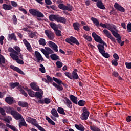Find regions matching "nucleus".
I'll return each instance as SVG.
<instances>
[{
  "label": "nucleus",
  "instance_id": "nucleus-1",
  "mask_svg": "<svg viewBox=\"0 0 131 131\" xmlns=\"http://www.w3.org/2000/svg\"><path fill=\"white\" fill-rule=\"evenodd\" d=\"M45 49L41 48L40 51L42 52V54H43L47 59H50V54H51L50 55V58L52 61H57V60H59V56L56 54H54V51L50 48V47H45Z\"/></svg>",
  "mask_w": 131,
  "mask_h": 131
},
{
  "label": "nucleus",
  "instance_id": "nucleus-2",
  "mask_svg": "<svg viewBox=\"0 0 131 131\" xmlns=\"http://www.w3.org/2000/svg\"><path fill=\"white\" fill-rule=\"evenodd\" d=\"M97 48L98 49L99 52L100 54H102V56L105 58L106 59H108V58H110V54L108 53V52H106L105 51V47L104 45H102V44H98L97 45Z\"/></svg>",
  "mask_w": 131,
  "mask_h": 131
},
{
  "label": "nucleus",
  "instance_id": "nucleus-3",
  "mask_svg": "<svg viewBox=\"0 0 131 131\" xmlns=\"http://www.w3.org/2000/svg\"><path fill=\"white\" fill-rule=\"evenodd\" d=\"M29 12L33 17H37L38 18H43L45 17V15L37 9H30Z\"/></svg>",
  "mask_w": 131,
  "mask_h": 131
},
{
  "label": "nucleus",
  "instance_id": "nucleus-4",
  "mask_svg": "<svg viewBox=\"0 0 131 131\" xmlns=\"http://www.w3.org/2000/svg\"><path fill=\"white\" fill-rule=\"evenodd\" d=\"M66 42L70 45H71V46H73V43L77 45V46L80 45V43L78 40H77V39L73 36H71L70 38H67L66 39Z\"/></svg>",
  "mask_w": 131,
  "mask_h": 131
},
{
  "label": "nucleus",
  "instance_id": "nucleus-5",
  "mask_svg": "<svg viewBox=\"0 0 131 131\" xmlns=\"http://www.w3.org/2000/svg\"><path fill=\"white\" fill-rule=\"evenodd\" d=\"M90 116V112L88 111V110L84 107L83 108V113L81 116V119L82 120H88L89 116Z\"/></svg>",
  "mask_w": 131,
  "mask_h": 131
},
{
  "label": "nucleus",
  "instance_id": "nucleus-6",
  "mask_svg": "<svg viewBox=\"0 0 131 131\" xmlns=\"http://www.w3.org/2000/svg\"><path fill=\"white\" fill-rule=\"evenodd\" d=\"M8 51L9 53H11L10 54H13V55H15V56H18L19 57L20 59L21 60H23V55H22L20 52H17L13 48L9 47L8 48Z\"/></svg>",
  "mask_w": 131,
  "mask_h": 131
},
{
  "label": "nucleus",
  "instance_id": "nucleus-7",
  "mask_svg": "<svg viewBox=\"0 0 131 131\" xmlns=\"http://www.w3.org/2000/svg\"><path fill=\"white\" fill-rule=\"evenodd\" d=\"M10 56L13 60H14V61H16V62L18 64H20V65H23V64H24V61H23V59H19L18 56L15 55L14 54H10Z\"/></svg>",
  "mask_w": 131,
  "mask_h": 131
},
{
  "label": "nucleus",
  "instance_id": "nucleus-8",
  "mask_svg": "<svg viewBox=\"0 0 131 131\" xmlns=\"http://www.w3.org/2000/svg\"><path fill=\"white\" fill-rule=\"evenodd\" d=\"M45 33L50 40H53L55 38V34L54 33H53V32L49 30H46L45 31Z\"/></svg>",
  "mask_w": 131,
  "mask_h": 131
},
{
  "label": "nucleus",
  "instance_id": "nucleus-9",
  "mask_svg": "<svg viewBox=\"0 0 131 131\" xmlns=\"http://www.w3.org/2000/svg\"><path fill=\"white\" fill-rule=\"evenodd\" d=\"M103 33L105 34V35L108 37V38H110L112 41H113V42H116V40H115V38L113 37L112 35H111V33H110V32L108 31V30L104 29L103 31Z\"/></svg>",
  "mask_w": 131,
  "mask_h": 131
},
{
  "label": "nucleus",
  "instance_id": "nucleus-10",
  "mask_svg": "<svg viewBox=\"0 0 131 131\" xmlns=\"http://www.w3.org/2000/svg\"><path fill=\"white\" fill-rule=\"evenodd\" d=\"M12 115L13 116L14 118L16 119V120H19L23 118L22 117V115H21L16 111H13L12 112Z\"/></svg>",
  "mask_w": 131,
  "mask_h": 131
},
{
  "label": "nucleus",
  "instance_id": "nucleus-11",
  "mask_svg": "<svg viewBox=\"0 0 131 131\" xmlns=\"http://www.w3.org/2000/svg\"><path fill=\"white\" fill-rule=\"evenodd\" d=\"M35 55L36 56V58L37 59L38 63H40V61L41 62H43V61H45V59H43L42 56H41V54H40V53H39V52L36 51L35 52Z\"/></svg>",
  "mask_w": 131,
  "mask_h": 131
},
{
  "label": "nucleus",
  "instance_id": "nucleus-12",
  "mask_svg": "<svg viewBox=\"0 0 131 131\" xmlns=\"http://www.w3.org/2000/svg\"><path fill=\"white\" fill-rule=\"evenodd\" d=\"M92 37L94 38V40L96 41V42H99V43H101L103 41V39L100 37V36L98 35L95 32H93L92 34Z\"/></svg>",
  "mask_w": 131,
  "mask_h": 131
},
{
  "label": "nucleus",
  "instance_id": "nucleus-13",
  "mask_svg": "<svg viewBox=\"0 0 131 131\" xmlns=\"http://www.w3.org/2000/svg\"><path fill=\"white\" fill-rule=\"evenodd\" d=\"M49 43V47L50 48H51L54 52H58V45H57L56 43H54V42L52 41H49L48 42Z\"/></svg>",
  "mask_w": 131,
  "mask_h": 131
},
{
  "label": "nucleus",
  "instance_id": "nucleus-14",
  "mask_svg": "<svg viewBox=\"0 0 131 131\" xmlns=\"http://www.w3.org/2000/svg\"><path fill=\"white\" fill-rule=\"evenodd\" d=\"M38 103H40L41 105H43V104H46V105H49L50 103H51V99L49 98H45L44 100L39 99L38 100Z\"/></svg>",
  "mask_w": 131,
  "mask_h": 131
},
{
  "label": "nucleus",
  "instance_id": "nucleus-15",
  "mask_svg": "<svg viewBox=\"0 0 131 131\" xmlns=\"http://www.w3.org/2000/svg\"><path fill=\"white\" fill-rule=\"evenodd\" d=\"M39 92H36L35 94V97L36 99H39V100H41L42 99V95H43V91L42 90L40 89Z\"/></svg>",
  "mask_w": 131,
  "mask_h": 131
},
{
  "label": "nucleus",
  "instance_id": "nucleus-16",
  "mask_svg": "<svg viewBox=\"0 0 131 131\" xmlns=\"http://www.w3.org/2000/svg\"><path fill=\"white\" fill-rule=\"evenodd\" d=\"M114 8H115L116 10H118V11L121 12L122 13H124V12H125V9H124V8H123L117 2L115 3Z\"/></svg>",
  "mask_w": 131,
  "mask_h": 131
},
{
  "label": "nucleus",
  "instance_id": "nucleus-17",
  "mask_svg": "<svg viewBox=\"0 0 131 131\" xmlns=\"http://www.w3.org/2000/svg\"><path fill=\"white\" fill-rule=\"evenodd\" d=\"M23 41L25 46L26 47L27 50H28L29 52H32V48L31 47V45H30V43L26 39H24Z\"/></svg>",
  "mask_w": 131,
  "mask_h": 131
},
{
  "label": "nucleus",
  "instance_id": "nucleus-18",
  "mask_svg": "<svg viewBox=\"0 0 131 131\" xmlns=\"http://www.w3.org/2000/svg\"><path fill=\"white\" fill-rule=\"evenodd\" d=\"M6 63V58L3 55L1 54V49H0V67L1 68H5L4 64Z\"/></svg>",
  "mask_w": 131,
  "mask_h": 131
},
{
  "label": "nucleus",
  "instance_id": "nucleus-19",
  "mask_svg": "<svg viewBox=\"0 0 131 131\" xmlns=\"http://www.w3.org/2000/svg\"><path fill=\"white\" fill-rule=\"evenodd\" d=\"M10 68H11V69H12L13 70H14V71H16V72H18L20 74H22V75H25V73H24L21 69L17 67H15L14 66H10Z\"/></svg>",
  "mask_w": 131,
  "mask_h": 131
},
{
  "label": "nucleus",
  "instance_id": "nucleus-20",
  "mask_svg": "<svg viewBox=\"0 0 131 131\" xmlns=\"http://www.w3.org/2000/svg\"><path fill=\"white\" fill-rule=\"evenodd\" d=\"M96 6L99 9H101V10H105L106 7H105V5L103 4V2L102 0H98L96 2Z\"/></svg>",
  "mask_w": 131,
  "mask_h": 131
},
{
  "label": "nucleus",
  "instance_id": "nucleus-21",
  "mask_svg": "<svg viewBox=\"0 0 131 131\" xmlns=\"http://www.w3.org/2000/svg\"><path fill=\"white\" fill-rule=\"evenodd\" d=\"M5 101L6 103L8 104V105H12V104H14V97H6L5 98Z\"/></svg>",
  "mask_w": 131,
  "mask_h": 131
},
{
  "label": "nucleus",
  "instance_id": "nucleus-22",
  "mask_svg": "<svg viewBox=\"0 0 131 131\" xmlns=\"http://www.w3.org/2000/svg\"><path fill=\"white\" fill-rule=\"evenodd\" d=\"M8 40L11 41V40H14V41H17V37L15 33L9 34L8 35Z\"/></svg>",
  "mask_w": 131,
  "mask_h": 131
},
{
  "label": "nucleus",
  "instance_id": "nucleus-23",
  "mask_svg": "<svg viewBox=\"0 0 131 131\" xmlns=\"http://www.w3.org/2000/svg\"><path fill=\"white\" fill-rule=\"evenodd\" d=\"M9 86L11 89H15V88H17V86H18L17 88L18 90L21 89V85L19 82H11L9 84Z\"/></svg>",
  "mask_w": 131,
  "mask_h": 131
},
{
  "label": "nucleus",
  "instance_id": "nucleus-24",
  "mask_svg": "<svg viewBox=\"0 0 131 131\" xmlns=\"http://www.w3.org/2000/svg\"><path fill=\"white\" fill-rule=\"evenodd\" d=\"M2 8L5 11H10L13 9V6L11 5H8L6 4H4L2 5Z\"/></svg>",
  "mask_w": 131,
  "mask_h": 131
},
{
  "label": "nucleus",
  "instance_id": "nucleus-25",
  "mask_svg": "<svg viewBox=\"0 0 131 131\" xmlns=\"http://www.w3.org/2000/svg\"><path fill=\"white\" fill-rule=\"evenodd\" d=\"M79 76L77 74V69H74L72 72V79H79Z\"/></svg>",
  "mask_w": 131,
  "mask_h": 131
},
{
  "label": "nucleus",
  "instance_id": "nucleus-26",
  "mask_svg": "<svg viewBox=\"0 0 131 131\" xmlns=\"http://www.w3.org/2000/svg\"><path fill=\"white\" fill-rule=\"evenodd\" d=\"M107 29L110 30L111 32H112V31H114V30H116V29H117V27H116V26L113 24L110 25L109 24H107Z\"/></svg>",
  "mask_w": 131,
  "mask_h": 131
},
{
  "label": "nucleus",
  "instance_id": "nucleus-27",
  "mask_svg": "<svg viewBox=\"0 0 131 131\" xmlns=\"http://www.w3.org/2000/svg\"><path fill=\"white\" fill-rule=\"evenodd\" d=\"M18 126L20 128H21L22 126H25L26 127H27V124L26 123V122H25L24 118H21L20 122L18 124Z\"/></svg>",
  "mask_w": 131,
  "mask_h": 131
},
{
  "label": "nucleus",
  "instance_id": "nucleus-28",
  "mask_svg": "<svg viewBox=\"0 0 131 131\" xmlns=\"http://www.w3.org/2000/svg\"><path fill=\"white\" fill-rule=\"evenodd\" d=\"M56 22H60V23H63L64 24H66V18L62 16H57V19Z\"/></svg>",
  "mask_w": 131,
  "mask_h": 131
},
{
  "label": "nucleus",
  "instance_id": "nucleus-29",
  "mask_svg": "<svg viewBox=\"0 0 131 131\" xmlns=\"http://www.w3.org/2000/svg\"><path fill=\"white\" fill-rule=\"evenodd\" d=\"M26 91L28 92L29 96L31 98H34L35 96V92L32 91L31 89H27Z\"/></svg>",
  "mask_w": 131,
  "mask_h": 131
},
{
  "label": "nucleus",
  "instance_id": "nucleus-30",
  "mask_svg": "<svg viewBox=\"0 0 131 131\" xmlns=\"http://www.w3.org/2000/svg\"><path fill=\"white\" fill-rule=\"evenodd\" d=\"M30 86H31V89L34 91H39V86H38L35 83H32L30 84Z\"/></svg>",
  "mask_w": 131,
  "mask_h": 131
},
{
  "label": "nucleus",
  "instance_id": "nucleus-31",
  "mask_svg": "<svg viewBox=\"0 0 131 131\" xmlns=\"http://www.w3.org/2000/svg\"><path fill=\"white\" fill-rule=\"evenodd\" d=\"M91 20L92 22H93L95 25L97 26V27H99V26H100V22H99V20H98V19L94 17H92L91 18Z\"/></svg>",
  "mask_w": 131,
  "mask_h": 131
},
{
  "label": "nucleus",
  "instance_id": "nucleus-32",
  "mask_svg": "<svg viewBox=\"0 0 131 131\" xmlns=\"http://www.w3.org/2000/svg\"><path fill=\"white\" fill-rule=\"evenodd\" d=\"M50 21H56L57 22L58 15L55 14H51L49 16Z\"/></svg>",
  "mask_w": 131,
  "mask_h": 131
},
{
  "label": "nucleus",
  "instance_id": "nucleus-33",
  "mask_svg": "<svg viewBox=\"0 0 131 131\" xmlns=\"http://www.w3.org/2000/svg\"><path fill=\"white\" fill-rule=\"evenodd\" d=\"M70 99L74 104L77 105V97H75L74 95H71L70 96Z\"/></svg>",
  "mask_w": 131,
  "mask_h": 131
},
{
  "label": "nucleus",
  "instance_id": "nucleus-34",
  "mask_svg": "<svg viewBox=\"0 0 131 131\" xmlns=\"http://www.w3.org/2000/svg\"><path fill=\"white\" fill-rule=\"evenodd\" d=\"M73 27L75 30H77V31H79V27H80V24L78 22L74 23L73 24Z\"/></svg>",
  "mask_w": 131,
  "mask_h": 131
},
{
  "label": "nucleus",
  "instance_id": "nucleus-35",
  "mask_svg": "<svg viewBox=\"0 0 131 131\" xmlns=\"http://www.w3.org/2000/svg\"><path fill=\"white\" fill-rule=\"evenodd\" d=\"M28 35L30 38H34L36 36V32L29 30L28 31Z\"/></svg>",
  "mask_w": 131,
  "mask_h": 131
},
{
  "label": "nucleus",
  "instance_id": "nucleus-36",
  "mask_svg": "<svg viewBox=\"0 0 131 131\" xmlns=\"http://www.w3.org/2000/svg\"><path fill=\"white\" fill-rule=\"evenodd\" d=\"M52 84L53 86H55V88H56L57 91H59V92H61V91H63L64 90V89L62 86L57 85V83L55 82H53Z\"/></svg>",
  "mask_w": 131,
  "mask_h": 131
},
{
  "label": "nucleus",
  "instance_id": "nucleus-37",
  "mask_svg": "<svg viewBox=\"0 0 131 131\" xmlns=\"http://www.w3.org/2000/svg\"><path fill=\"white\" fill-rule=\"evenodd\" d=\"M18 105L20 106V107H24L25 108L28 107V103H27L26 102L19 101Z\"/></svg>",
  "mask_w": 131,
  "mask_h": 131
},
{
  "label": "nucleus",
  "instance_id": "nucleus-38",
  "mask_svg": "<svg viewBox=\"0 0 131 131\" xmlns=\"http://www.w3.org/2000/svg\"><path fill=\"white\" fill-rule=\"evenodd\" d=\"M51 114H52V115L55 117H59V114H58V112H57V110H56V108H53L51 110Z\"/></svg>",
  "mask_w": 131,
  "mask_h": 131
},
{
  "label": "nucleus",
  "instance_id": "nucleus-39",
  "mask_svg": "<svg viewBox=\"0 0 131 131\" xmlns=\"http://www.w3.org/2000/svg\"><path fill=\"white\" fill-rule=\"evenodd\" d=\"M57 111L58 113H60V114H62V115H66V113H65V110L64 108L59 107L57 108Z\"/></svg>",
  "mask_w": 131,
  "mask_h": 131
},
{
  "label": "nucleus",
  "instance_id": "nucleus-40",
  "mask_svg": "<svg viewBox=\"0 0 131 131\" xmlns=\"http://www.w3.org/2000/svg\"><path fill=\"white\" fill-rule=\"evenodd\" d=\"M65 100L67 104V107H68L69 108H72V105H72V102H71L70 100H69V99H68L67 97L65 98Z\"/></svg>",
  "mask_w": 131,
  "mask_h": 131
},
{
  "label": "nucleus",
  "instance_id": "nucleus-41",
  "mask_svg": "<svg viewBox=\"0 0 131 131\" xmlns=\"http://www.w3.org/2000/svg\"><path fill=\"white\" fill-rule=\"evenodd\" d=\"M58 7L60 10H63V11H66V5H64L63 3H60L58 5Z\"/></svg>",
  "mask_w": 131,
  "mask_h": 131
},
{
  "label": "nucleus",
  "instance_id": "nucleus-42",
  "mask_svg": "<svg viewBox=\"0 0 131 131\" xmlns=\"http://www.w3.org/2000/svg\"><path fill=\"white\" fill-rule=\"evenodd\" d=\"M49 25L51 27V28H52V29H53V30L54 31L58 29V28L57 27V24H56L55 23H50L49 24Z\"/></svg>",
  "mask_w": 131,
  "mask_h": 131
},
{
  "label": "nucleus",
  "instance_id": "nucleus-43",
  "mask_svg": "<svg viewBox=\"0 0 131 131\" xmlns=\"http://www.w3.org/2000/svg\"><path fill=\"white\" fill-rule=\"evenodd\" d=\"M77 104L79 106H80V107H83V106H84V105L86 104V102L84 100H80L78 102H77Z\"/></svg>",
  "mask_w": 131,
  "mask_h": 131
},
{
  "label": "nucleus",
  "instance_id": "nucleus-44",
  "mask_svg": "<svg viewBox=\"0 0 131 131\" xmlns=\"http://www.w3.org/2000/svg\"><path fill=\"white\" fill-rule=\"evenodd\" d=\"M75 127H76V128L78 129V130L84 131V127L83 126H80L77 124H75Z\"/></svg>",
  "mask_w": 131,
  "mask_h": 131
},
{
  "label": "nucleus",
  "instance_id": "nucleus-45",
  "mask_svg": "<svg viewBox=\"0 0 131 131\" xmlns=\"http://www.w3.org/2000/svg\"><path fill=\"white\" fill-rule=\"evenodd\" d=\"M53 79L54 81H55V82H56V83H57L58 84H59V85H61V84H62V80L57 78H55V77H53Z\"/></svg>",
  "mask_w": 131,
  "mask_h": 131
},
{
  "label": "nucleus",
  "instance_id": "nucleus-46",
  "mask_svg": "<svg viewBox=\"0 0 131 131\" xmlns=\"http://www.w3.org/2000/svg\"><path fill=\"white\" fill-rule=\"evenodd\" d=\"M66 11H70L71 12L72 11V9H73V7L72 5H70V4H67V6H66Z\"/></svg>",
  "mask_w": 131,
  "mask_h": 131
},
{
  "label": "nucleus",
  "instance_id": "nucleus-47",
  "mask_svg": "<svg viewBox=\"0 0 131 131\" xmlns=\"http://www.w3.org/2000/svg\"><path fill=\"white\" fill-rule=\"evenodd\" d=\"M83 37L86 39L88 41L91 42L92 41V37L88 36L86 34H84Z\"/></svg>",
  "mask_w": 131,
  "mask_h": 131
},
{
  "label": "nucleus",
  "instance_id": "nucleus-48",
  "mask_svg": "<svg viewBox=\"0 0 131 131\" xmlns=\"http://www.w3.org/2000/svg\"><path fill=\"white\" fill-rule=\"evenodd\" d=\"M55 34H56L57 36H62V32L58 30V29H56V30H54Z\"/></svg>",
  "mask_w": 131,
  "mask_h": 131
},
{
  "label": "nucleus",
  "instance_id": "nucleus-49",
  "mask_svg": "<svg viewBox=\"0 0 131 131\" xmlns=\"http://www.w3.org/2000/svg\"><path fill=\"white\" fill-rule=\"evenodd\" d=\"M40 68L39 69V71H41L42 73H46V69L45 68V67L43 66V64H40Z\"/></svg>",
  "mask_w": 131,
  "mask_h": 131
},
{
  "label": "nucleus",
  "instance_id": "nucleus-50",
  "mask_svg": "<svg viewBox=\"0 0 131 131\" xmlns=\"http://www.w3.org/2000/svg\"><path fill=\"white\" fill-rule=\"evenodd\" d=\"M38 42L41 46H45L46 45V40L43 38H40Z\"/></svg>",
  "mask_w": 131,
  "mask_h": 131
},
{
  "label": "nucleus",
  "instance_id": "nucleus-51",
  "mask_svg": "<svg viewBox=\"0 0 131 131\" xmlns=\"http://www.w3.org/2000/svg\"><path fill=\"white\" fill-rule=\"evenodd\" d=\"M112 34L115 36V37H116V38H118L119 37H120V35L115 32V31H112Z\"/></svg>",
  "mask_w": 131,
  "mask_h": 131
},
{
  "label": "nucleus",
  "instance_id": "nucleus-52",
  "mask_svg": "<svg viewBox=\"0 0 131 131\" xmlns=\"http://www.w3.org/2000/svg\"><path fill=\"white\" fill-rule=\"evenodd\" d=\"M90 129L91 130H92V131H101V129L96 126H90Z\"/></svg>",
  "mask_w": 131,
  "mask_h": 131
},
{
  "label": "nucleus",
  "instance_id": "nucleus-53",
  "mask_svg": "<svg viewBox=\"0 0 131 131\" xmlns=\"http://www.w3.org/2000/svg\"><path fill=\"white\" fill-rule=\"evenodd\" d=\"M56 66L57 68H61L63 67V63L60 61L56 62Z\"/></svg>",
  "mask_w": 131,
  "mask_h": 131
},
{
  "label": "nucleus",
  "instance_id": "nucleus-54",
  "mask_svg": "<svg viewBox=\"0 0 131 131\" xmlns=\"http://www.w3.org/2000/svg\"><path fill=\"white\" fill-rule=\"evenodd\" d=\"M5 108L6 109V112L7 113H11V115H12V112H13V111H14V110H12V109H13V108L8 107H5Z\"/></svg>",
  "mask_w": 131,
  "mask_h": 131
},
{
  "label": "nucleus",
  "instance_id": "nucleus-55",
  "mask_svg": "<svg viewBox=\"0 0 131 131\" xmlns=\"http://www.w3.org/2000/svg\"><path fill=\"white\" fill-rule=\"evenodd\" d=\"M112 64L113 66H118V60L114 59L112 61Z\"/></svg>",
  "mask_w": 131,
  "mask_h": 131
},
{
  "label": "nucleus",
  "instance_id": "nucleus-56",
  "mask_svg": "<svg viewBox=\"0 0 131 131\" xmlns=\"http://www.w3.org/2000/svg\"><path fill=\"white\" fill-rule=\"evenodd\" d=\"M12 21H13L14 25H17V17H16V15H13Z\"/></svg>",
  "mask_w": 131,
  "mask_h": 131
},
{
  "label": "nucleus",
  "instance_id": "nucleus-57",
  "mask_svg": "<svg viewBox=\"0 0 131 131\" xmlns=\"http://www.w3.org/2000/svg\"><path fill=\"white\" fill-rule=\"evenodd\" d=\"M0 113L2 114V115H3V116H6V111L2 107H0Z\"/></svg>",
  "mask_w": 131,
  "mask_h": 131
},
{
  "label": "nucleus",
  "instance_id": "nucleus-58",
  "mask_svg": "<svg viewBox=\"0 0 131 131\" xmlns=\"http://www.w3.org/2000/svg\"><path fill=\"white\" fill-rule=\"evenodd\" d=\"M4 121L7 122V123H11V121L10 120H12L11 117H8V118H5L3 119Z\"/></svg>",
  "mask_w": 131,
  "mask_h": 131
},
{
  "label": "nucleus",
  "instance_id": "nucleus-59",
  "mask_svg": "<svg viewBox=\"0 0 131 131\" xmlns=\"http://www.w3.org/2000/svg\"><path fill=\"white\" fill-rule=\"evenodd\" d=\"M64 75H66V76L68 77V78H70V79H72L71 73L69 72H66L64 73Z\"/></svg>",
  "mask_w": 131,
  "mask_h": 131
},
{
  "label": "nucleus",
  "instance_id": "nucleus-60",
  "mask_svg": "<svg viewBox=\"0 0 131 131\" xmlns=\"http://www.w3.org/2000/svg\"><path fill=\"white\" fill-rule=\"evenodd\" d=\"M11 6L12 7H14V8H17L18 7V4H17V2L15 1H11Z\"/></svg>",
  "mask_w": 131,
  "mask_h": 131
},
{
  "label": "nucleus",
  "instance_id": "nucleus-61",
  "mask_svg": "<svg viewBox=\"0 0 131 131\" xmlns=\"http://www.w3.org/2000/svg\"><path fill=\"white\" fill-rule=\"evenodd\" d=\"M112 75L115 77H118V76H119V74H118V72L116 71H113Z\"/></svg>",
  "mask_w": 131,
  "mask_h": 131
},
{
  "label": "nucleus",
  "instance_id": "nucleus-62",
  "mask_svg": "<svg viewBox=\"0 0 131 131\" xmlns=\"http://www.w3.org/2000/svg\"><path fill=\"white\" fill-rule=\"evenodd\" d=\"M127 30H128V32H131V23L130 22L128 23L127 25Z\"/></svg>",
  "mask_w": 131,
  "mask_h": 131
},
{
  "label": "nucleus",
  "instance_id": "nucleus-63",
  "mask_svg": "<svg viewBox=\"0 0 131 131\" xmlns=\"http://www.w3.org/2000/svg\"><path fill=\"white\" fill-rule=\"evenodd\" d=\"M125 65L127 69H131V62H125Z\"/></svg>",
  "mask_w": 131,
  "mask_h": 131
},
{
  "label": "nucleus",
  "instance_id": "nucleus-64",
  "mask_svg": "<svg viewBox=\"0 0 131 131\" xmlns=\"http://www.w3.org/2000/svg\"><path fill=\"white\" fill-rule=\"evenodd\" d=\"M46 77H47V81H48V83L52 82L53 81V79L49 75H47Z\"/></svg>",
  "mask_w": 131,
  "mask_h": 131
}]
</instances>
